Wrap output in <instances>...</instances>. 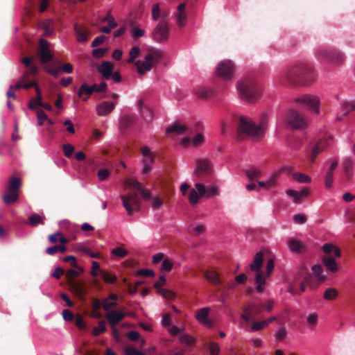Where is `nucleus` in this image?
I'll return each instance as SVG.
<instances>
[{
  "mask_svg": "<svg viewBox=\"0 0 355 355\" xmlns=\"http://www.w3.org/2000/svg\"><path fill=\"white\" fill-rule=\"evenodd\" d=\"M274 261L272 259H269L266 263V272L264 274L265 279L270 276V272L274 268Z\"/></svg>",
  "mask_w": 355,
  "mask_h": 355,
  "instance_id": "obj_62",
  "label": "nucleus"
},
{
  "mask_svg": "<svg viewBox=\"0 0 355 355\" xmlns=\"http://www.w3.org/2000/svg\"><path fill=\"white\" fill-rule=\"evenodd\" d=\"M286 335V331L284 328H279L278 329L275 334V338L277 341H280L283 340Z\"/></svg>",
  "mask_w": 355,
  "mask_h": 355,
  "instance_id": "obj_57",
  "label": "nucleus"
},
{
  "mask_svg": "<svg viewBox=\"0 0 355 355\" xmlns=\"http://www.w3.org/2000/svg\"><path fill=\"white\" fill-rule=\"evenodd\" d=\"M268 326L267 325V322H266V320H263V321H261V322H254L252 324V331H259L261 329H263L264 327H266Z\"/></svg>",
  "mask_w": 355,
  "mask_h": 355,
  "instance_id": "obj_63",
  "label": "nucleus"
},
{
  "mask_svg": "<svg viewBox=\"0 0 355 355\" xmlns=\"http://www.w3.org/2000/svg\"><path fill=\"white\" fill-rule=\"evenodd\" d=\"M312 273L314 277L320 281H324L326 279V275L323 273V270L320 265H313L311 268Z\"/></svg>",
  "mask_w": 355,
  "mask_h": 355,
  "instance_id": "obj_28",
  "label": "nucleus"
},
{
  "mask_svg": "<svg viewBox=\"0 0 355 355\" xmlns=\"http://www.w3.org/2000/svg\"><path fill=\"white\" fill-rule=\"evenodd\" d=\"M318 315L315 313L310 314L306 318V323L310 327L315 326L318 322Z\"/></svg>",
  "mask_w": 355,
  "mask_h": 355,
  "instance_id": "obj_58",
  "label": "nucleus"
},
{
  "mask_svg": "<svg viewBox=\"0 0 355 355\" xmlns=\"http://www.w3.org/2000/svg\"><path fill=\"white\" fill-rule=\"evenodd\" d=\"M263 172L261 168H251L246 171V176L250 180H253L261 176Z\"/></svg>",
  "mask_w": 355,
  "mask_h": 355,
  "instance_id": "obj_38",
  "label": "nucleus"
},
{
  "mask_svg": "<svg viewBox=\"0 0 355 355\" xmlns=\"http://www.w3.org/2000/svg\"><path fill=\"white\" fill-rule=\"evenodd\" d=\"M327 139H324V141H326ZM324 140H320L314 146L311 155H310V160L311 162H313L315 159L316 156L318 155V153L324 150V146H321L322 145V142Z\"/></svg>",
  "mask_w": 355,
  "mask_h": 355,
  "instance_id": "obj_36",
  "label": "nucleus"
},
{
  "mask_svg": "<svg viewBox=\"0 0 355 355\" xmlns=\"http://www.w3.org/2000/svg\"><path fill=\"white\" fill-rule=\"evenodd\" d=\"M95 88L96 85H88L87 83H83L78 90V96H80L83 93L90 95L95 91Z\"/></svg>",
  "mask_w": 355,
  "mask_h": 355,
  "instance_id": "obj_32",
  "label": "nucleus"
},
{
  "mask_svg": "<svg viewBox=\"0 0 355 355\" xmlns=\"http://www.w3.org/2000/svg\"><path fill=\"white\" fill-rule=\"evenodd\" d=\"M204 275L207 278V279L212 284L219 285L221 283L218 274L215 271H205Z\"/></svg>",
  "mask_w": 355,
  "mask_h": 355,
  "instance_id": "obj_26",
  "label": "nucleus"
},
{
  "mask_svg": "<svg viewBox=\"0 0 355 355\" xmlns=\"http://www.w3.org/2000/svg\"><path fill=\"white\" fill-rule=\"evenodd\" d=\"M324 185L327 189H331L333 185V173L331 171H327L324 176Z\"/></svg>",
  "mask_w": 355,
  "mask_h": 355,
  "instance_id": "obj_50",
  "label": "nucleus"
},
{
  "mask_svg": "<svg viewBox=\"0 0 355 355\" xmlns=\"http://www.w3.org/2000/svg\"><path fill=\"white\" fill-rule=\"evenodd\" d=\"M68 285L73 293H74L79 299L83 300L85 298L87 291L84 287L83 282L71 280L68 282Z\"/></svg>",
  "mask_w": 355,
  "mask_h": 355,
  "instance_id": "obj_13",
  "label": "nucleus"
},
{
  "mask_svg": "<svg viewBox=\"0 0 355 355\" xmlns=\"http://www.w3.org/2000/svg\"><path fill=\"white\" fill-rule=\"evenodd\" d=\"M267 129V121L262 120L256 124L250 118L241 116L239 118L237 128V135L241 139L252 137H259L264 135Z\"/></svg>",
  "mask_w": 355,
  "mask_h": 355,
  "instance_id": "obj_1",
  "label": "nucleus"
},
{
  "mask_svg": "<svg viewBox=\"0 0 355 355\" xmlns=\"http://www.w3.org/2000/svg\"><path fill=\"white\" fill-rule=\"evenodd\" d=\"M140 51H141V50H140L139 47L133 46L129 52V58L128 59V62H129V63L134 62L135 58L139 56Z\"/></svg>",
  "mask_w": 355,
  "mask_h": 355,
  "instance_id": "obj_41",
  "label": "nucleus"
},
{
  "mask_svg": "<svg viewBox=\"0 0 355 355\" xmlns=\"http://www.w3.org/2000/svg\"><path fill=\"white\" fill-rule=\"evenodd\" d=\"M97 69L104 78H109L112 73L113 64L110 62L105 61L97 67Z\"/></svg>",
  "mask_w": 355,
  "mask_h": 355,
  "instance_id": "obj_21",
  "label": "nucleus"
},
{
  "mask_svg": "<svg viewBox=\"0 0 355 355\" xmlns=\"http://www.w3.org/2000/svg\"><path fill=\"white\" fill-rule=\"evenodd\" d=\"M110 172L107 169L103 168L98 171V178L99 180L103 181L109 176Z\"/></svg>",
  "mask_w": 355,
  "mask_h": 355,
  "instance_id": "obj_64",
  "label": "nucleus"
},
{
  "mask_svg": "<svg viewBox=\"0 0 355 355\" xmlns=\"http://www.w3.org/2000/svg\"><path fill=\"white\" fill-rule=\"evenodd\" d=\"M210 355H218L220 352V346L216 342H210L208 344Z\"/></svg>",
  "mask_w": 355,
  "mask_h": 355,
  "instance_id": "obj_47",
  "label": "nucleus"
},
{
  "mask_svg": "<svg viewBox=\"0 0 355 355\" xmlns=\"http://www.w3.org/2000/svg\"><path fill=\"white\" fill-rule=\"evenodd\" d=\"M211 165L207 159L198 161L195 170V175L200 176L201 175L209 173L211 171Z\"/></svg>",
  "mask_w": 355,
  "mask_h": 355,
  "instance_id": "obj_16",
  "label": "nucleus"
},
{
  "mask_svg": "<svg viewBox=\"0 0 355 355\" xmlns=\"http://www.w3.org/2000/svg\"><path fill=\"white\" fill-rule=\"evenodd\" d=\"M293 178L300 183H309L311 181V178L302 173L297 172L292 175Z\"/></svg>",
  "mask_w": 355,
  "mask_h": 355,
  "instance_id": "obj_34",
  "label": "nucleus"
},
{
  "mask_svg": "<svg viewBox=\"0 0 355 355\" xmlns=\"http://www.w3.org/2000/svg\"><path fill=\"white\" fill-rule=\"evenodd\" d=\"M322 250L326 254H330L334 252L335 257H340L341 255L340 249L331 243H325L322 246Z\"/></svg>",
  "mask_w": 355,
  "mask_h": 355,
  "instance_id": "obj_29",
  "label": "nucleus"
},
{
  "mask_svg": "<svg viewBox=\"0 0 355 355\" xmlns=\"http://www.w3.org/2000/svg\"><path fill=\"white\" fill-rule=\"evenodd\" d=\"M105 316L110 326L114 327L125 317V313L121 310H111Z\"/></svg>",
  "mask_w": 355,
  "mask_h": 355,
  "instance_id": "obj_14",
  "label": "nucleus"
},
{
  "mask_svg": "<svg viewBox=\"0 0 355 355\" xmlns=\"http://www.w3.org/2000/svg\"><path fill=\"white\" fill-rule=\"evenodd\" d=\"M206 230V227L205 225L202 223L195 224L193 227V232L196 235H199L202 233Z\"/></svg>",
  "mask_w": 355,
  "mask_h": 355,
  "instance_id": "obj_61",
  "label": "nucleus"
},
{
  "mask_svg": "<svg viewBox=\"0 0 355 355\" xmlns=\"http://www.w3.org/2000/svg\"><path fill=\"white\" fill-rule=\"evenodd\" d=\"M186 130V126L179 122L174 123L173 124L167 127L166 129L167 133H174L176 135L185 133Z\"/></svg>",
  "mask_w": 355,
  "mask_h": 355,
  "instance_id": "obj_23",
  "label": "nucleus"
},
{
  "mask_svg": "<svg viewBox=\"0 0 355 355\" xmlns=\"http://www.w3.org/2000/svg\"><path fill=\"white\" fill-rule=\"evenodd\" d=\"M128 253V251L121 246L116 247L112 250V254L120 258L125 257Z\"/></svg>",
  "mask_w": 355,
  "mask_h": 355,
  "instance_id": "obj_42",
  "label": "nucleus"
},
{
  "mask_svg": "<svg viewBox=\"0 0 355 355\" xmlns=\"http://www.w3.org/2000/svg\"><path fill=\"white\" fill-rule=\"evenodd\" d=\"M106 330L105 322L101 320L98 322V326L93 329V334L94 336H98L101 333L105 332Z\"/></svg>",
  "mask_w": 355,
  "mask_h": 355,
  "instance_id": "obj_46",
  "label": "nucleus"
},
{
  "mask_svg": "<svg viewBox=\"0 0 355 355\" xmlns=\"http://www.w3.org/2000/svg\"><path fill=\"white\" fill-rule=\"evenodd\" d=\"M151 15L153 19L155 21H157L161 17V9L159 3H156L153 5Z\"/></svg>",
  "mask_w": 355,
  "mask_h": 355,
  "instance_id": "obj_40",
  "label": "nucleus"
},
{
  "mask_svg": "<svg viewBox=\"0 0 355 355\" xmlns=\"http://www.w3.org/2000/svg\"><path fill=\"white\" fill-rule=\"evenodd\" d=\"M294 75H295V76H302L301 72H299V71L297 72L295 70L290 71H288L286 73V80L290 83H292V84H294V85L300 84V83H298L297 80L293 77Z\"/></svg>",
  "mask_w": 355,
  "mask_h": 355,
  "instance_id": "obj_39",
  "label": "nucleus"
},
{
  "mask_svg": "<svg viewBox=\"0 0 355 355\" xmlns=\"http://www.w3.org/2000/svg\"><path fill=\"white\" fill-rule=\"evenodd\" d=\"M158 55L155 53H148L145 55L144 60H137L135 67L138 73L144 75L146 71H150L154 64L158 61Z\"/></svg>",
  "mask_w": 355,
  "mask_h": 355,
  "instance_id": "obj_7",
  "label": "nucleus"
},
{
  "mask_svg": "<svg viewBox=\"0 0 355 355\" xmlns=\"http://www.w3.org/2000/svg\"><path fill=\"white\" fill-rule=\"evenodd\" d=\"M125 353L126 355H145L141 351L137 349L133 346H128L125 349Z\"/></svg>",
  "mask_w": 355,
  "mask_h": 355,
  "instance_id": "obj_52",
  "label": "nucleus"
},
{
  "mask_svg": "<svg viewBox=\"0 0 355 355\" xmlns=\"http://www.w3.org/2000/svg\"><path fill=\"white\" fill-rule=\"evenodd\" d=\"M236 89L240 97L248 102H254L261 96L259 88L250 80L238 81Z\"/></svg>",
  "mask_w": 355,
  "mask_h": 355,
  "instance_id": "obj_2",
  "label": "nucleus"
},
{
  "mask_svg": "<svg viewBox=\"0 0 355 355\" xmlns=\"http://www.w3.org/2000/svg\"><path fill=\"white\" fill-rule=\"evenodd\" d=\"M21 185V180L17 177H12L9 180L7 190L10 192H15Z\"/></svg>",
  "mask_w": 355,
  "mask_h": 355,
  "instance_id": "obj_27",
  "label": "nucleus"
},
{
  "mask_svg": "<svg viewBox=\"0 0 355 355\" xmlns=\"http://www.w3.org/2000/svg\"><path fill=\"white\" fill-rule=\"evenodd\" d=\"M45 219L46 217L42 212L40 214H32L29 216L26 224L32 227H36L39 225H44Z\"/></svg>",
  "mask_w": 355,
  "mask_h": 355,
  "instance_id": "obj_20",
  "label": "nucleus"
},
{
  "mask_svg": "<svg viewBox=\"0 0 355 355\" xmlns=\"http://www.w3.org/2000/svg\"><path fill=\"white\" fill-rule=\"evenodd\" d=\"M195 186L196 189H191L189 197L190 203L193 205L197 204L200 198L206 193V187L202 184L196 183Z\"/></svg>",
  "mask_w": 355,
  "mask_h": 355,
  "instance_id": "obj_12",
  "label": "nucleus"
},
{
  "mask_svg": "<svg viewBox=\"0 0 355 355\" xmlns=\"http://www.w3.org/2000/svg\"><path fill=\"white\" fill-rule=\"evenodd\" d=\"M288 247L291 252H298L302 250L303 245L300 241L295 239H291L288 241Z\"/></svg>",
  "mask_w": 355,
  "mask_h": 355,
  "instance_id": "obj_30",
  "label": "nucleus"
},
{
  "mask_svg": "<svg viewBox=\"0 0 355 355\" xmlns=\"http://www.w3.org/2000/svg\"><path fill=\"white\" fill-rule=\"evenodd\" d=\"M73 269H69L66 271V277L68 280V282L71 280H74L73 278L80 276L84 271V269L82 266H80L78 264V268H74Z\"/></svg>",
  "mask_w": 355,
  "mask_h": 355,
  "instance_id": "obj_25",
  "label": "nucleus"
},
{
  "mask_svg": "<svg viewBox=\"0 0 355 355\" xmlns=\"http://www.w3.org/2000/svg\"><path fill=\"white\" fill-rule=\"evenodd\" d=\"M153 37L155 41L162 42L168 37V28L166 22H159L153 31Z\"/></svg>",
  "mask_w": 355,
  "mask_h": 355,
  "instance_id": "obj_11",
  "label": "nucleus"
},
{
  "mask_svg": "<svg viewBox=\"0 0 355 355\" xmlns=\"http://www.w3.org/2000/svg\"><path fill=\"white\" fill-rule=\"evenodd\" d=\"M121 198L122 205L129 216H131L134 212L138 211L140 209L139 198L137 193L121 195Z\"/></svg>",
  "mask_w": 355,
  "mask_h": 355,
  "instance_id": "obj_6",
  "label": "nucleus"
},
{
  "mask_svg": "<svg viewBox=\"0 0 355 355\" xmlns=\"http://www.w3.org/2000/svg\"><path fill=\"white\" fill-rule=\"evenodd\" d=\"M18 199V195L16 192H13L11 194H6L3 196V200L6 204H12L16 202Z\"/></svg>",
  "mask_w": 355,
  "mask_h": 355,
  "instance_id": "obj_45",
  "label": "nucleus"
},
{
  "mask_svg": "<svg viewBox=\"0 0 355 355\" xmlns=\"http://www.w3.org/2000/svg\"><path fill=\"white\" fill-rule=\"evenodd\" d=\"M273 301L272 300H267L264 303L260 304L257 308V311H261V309H266L267 311H270L273 307Z\"/></svg>",
  "mask_w": 355,
  "mask_h": 355,
  "instance_id": "obj_49",
  "label": "nucleus"
},
{
  "mask_svg": "<svg viewBox=\"0 0 355 355\" xmlns=\"http://www.w3.org/2000/svg\"><path fill=\"white\" fill-rule=\"evenodd\" d=\"M234 67L230 60L221 61L217 67L216 75L225 80H230L234 76Z\"/></svg>",
  "mask_w": 355,
  "mask_h": 355,
  "instance_id": "obj_8",
  "label": "nucleus"
},
{
  "mask_svg": "<svg viewBox=\"0 0 355 355\" xmlns=\"http://www.w3.org/2000/svg\"><path fill=\"white\" fill-rule=\"evenodd\" d=\"M206 193H207V197H209V198L216 196L219 193L218 187L216 185H212V186L208 187L206 189Z\"/></svg>",
  "mask_w": 355,
  "mask_h": 355,
  "instance_id": "obj_51",
  "label": "nucleus"
},
{
  "mask_svg": "<svg viewBox=\"0 0 355 355\" xmlns=\"http://www.w3.org/2000/svg\"><path fill=\"white\" fill-rule=\"evenodd\" d=\"M286 193L288 196L293 198L295 203H300L302 201V198H300L298 191L288 189L286 191Z\"/></svg>",
  "mask_w": 355,
  "mask_h": 355,
  "instance_id": "obj_44",
  "label": "nucleus"
},
{
  "mask_svg": "<svg viewBox=\"0 0 355 355\" xmlns=\"http://www.w3.org/2000/svg\"><path fill=\"white\" fill-rule=\"evenodd\" d=\"M209 313V309L205 307L199 310L196 315V319L201 324L207 326L211 327L212 323L208 320V315Z\"/></svg>",
  "mask_w": 355,
  "mask_h": 355,
  "instance_id": "obj_19",
  "label": "nucleus"
},
{
  "mask_svg": "<svg viewBox=\"0 0 355 355\" xmlns=\"http://www.w3.org/2000/svg\"><path fill=\"white\" fill-rule=\"evenodd\" d=\"M186 6V3H184L179 4L177 10L173 14V16L176 19L177 25L180 27H183L185 25L187 17L185 10Z\"/></svg>",
  "mask_w": 355,
  "mask_h": 355,
  "instance_id": "obj_15",
  "label": "nucleus"
},
{
  "mask_svg": "<svg viewBox=\"0 0 355 355\" xmlns=\"http://www.w3.org/2000/svg\"><path fill=\"white\" fill-rule=\"evenodd\" d=\"M263 252L259 251L254 255L253 263L250 264V268L252 271H255L257 275L254 278L256 285V290L259 293H262L264 291V286L266 284L265 277L261 268L263 265Z\"/></svg>",
  "mask_w": 355,
  "mask_h": 355,
  "instance_id": "obj_3",
  "label": "nucleus"
},
{
  "mask_svg": "<svg viewBox=\"0 0 355 355\" xmlns=\"http://www.w3.org/2000/svg\"><path fill=\"white\" fill-rule=\"evenodd\" d=\"M125 184L131 189H135L138 191L141 189V186L136 180H128L125 181Z\"/></svg>",
  "mask_w": 355,
  "mask_h": 355,
  "instance_id": "obj_60",
  "label": "nucleus"
},
{
  "mask_svg": "<svg viewBox=\"0 0 355 355\" xmlns=\"http://www.w3.org/2000/svg\"><path fill=\"white\" fill-rule=\"evenodd\" d=\"M101 277L107 283H114L116 280V277L115 275H112L107 272H102Z\"/></svg>",
  "mask_w": 355,
  "mask_h": 355,
  "instance_id": "obj_55",
  "label": "nucleus"
},
{
  "mask_svg": "<svg viewBox=\"0 0 355 355\" xmlns=\"http://www.w3.org/2000/svg\"><path fill=\"white\" fill-rule=\"evenodd\" d=\"M352 110H355V103L349 101L343 102L336 116V119L338 121L343 120V116H346Z\"/></svg>",
  "mask_w": 355,
  "mask_h": 355,
  "instance_id": "obj_18",
  "label": "nucleus"
},
{
  "mask_svg": "<svg viewBox=\"0 0 355 355\" xmlns=\"http://www.w3.org/2000/svg\"><path fill=\"white\" fill-rule=\"evenodd\" d=\"M63 150L64 155L67 157H70L74 151V147L70 144H66L63 145Z\"/></svg>",
  "mask_w": 355,
  "mask_h": 355,
  "instance_id": "obj_59",
  "label": "nucleus"
},
{
  "mask_svg": "<svg viewBox=\"0 0 355 355\" xmlns=\"http://www.w3.org/2000/svg\"><path fill=\"white\" fill-rule=\"evenodd\" d=\"M318 55L324 61L331 64H339L345 60L344 55L340 52L334 50L321 49L318 50Z\"/></svg>",
  "mask_w": 355,
  "mask_h": 355,
  "instance_id": "obj_9",
  "label": "nucleus"
},
{
  "mask_svg": "<svg viewBox=\"0 0 355 355\" xmlns=\"http://www.w3.org/2000/svg\"><path fill=\"white\" fill-rule=\"evenodd\" d=\"M293 102L295 106L300 108L306 106L311 112L316 114L320 112V99L315 95H302L295 98Z\"/></svg>",
  "mask_w": 355,
  "mask_h": 355,
  "instance_id": "obj_4",
  "label": "nucleus"
},
{
  "mask_svg": "<svg viewBox=\"0 0 355 355\" xmlns=\"http://www.w3.org/2000/svg\"><path fill=\"white\" fill-rule=\"evenodd\" d=\"M159 293L163 296L164 298L166 299H173L175 297V294L172 291L168 290V289H160L159 291Z\"/></svg>",
  "mask_w": 355,
  "mask_h": 355,
  "instance_id": "obj_53",
  "label": "nucleus"
},
{
  "mask_svg": "<svg viewBox=\"0 0 355 355\" xmlns=\"http://www.w3.org/2000/svg\"><path fill=\"white\" fill-rule=\"evenodd\" d=\"M37 125L40 126L42 125L44 121L47 119V115L42 110H40L37 111Z\"/></svg>",
  "mask_w": 355,
  "mask_h": 355,
  "instance_id": "obj_56",
  "label": "nucleus"
},
{
  "mask_svg": "<svg viewBox=\"0 0 355 355\" xmlns=\"http://www.w3.org/2000/svg\"><path fill=\"white\" fill-rule=\"evenodd\" d=\"M141 153L144 157V159L142 161L148 162V163H154V157L150 151V149L147 146H144L141 148Z\"/></svg>",
  "mask_w": 355,
  "mask_h": 355,
  "instance_id": "obj_35",
  "label": "nucleus"
},
{
  "mask_svg": "<svg viewBox=\"0 0 355 355\" xmlns=\"http://www.w3.org/2000/svg\"><path fill=\"white\" fill-rule=\"evenodd\" d=\"M279 178V173L278 172H275L270 175L266 179L268 189H270L275 184Z\"/></svg>",
  "mask_w": 355,
  "mask_h": 355,
  "instance_id": "obj_43",
  "label": "nucleus"
},
{
  "mask_svg": "<svg viewBox=\"0 0 355 355\" xmlns=\"http://www.w3.org/2000/svg\"><path fill=\"white\" fill-rule=\"evenodd\" d=\"M74 31L78 42H85L87 41L88 33L86 31H83L77 24L74 25Z\"/></svg>",
  "mask_w": 355,
  "mask_h": 355,
  "instance_id": "obj_31",
  "label": "nucleus"
},
{
  "mask_svg": "<svg viewBox=\"0 0 355 355\" xmlns=\"http://www.w3.org/2000/svg\"><path fill=\"white\" fill-rule=\"evenodd\" d=\"M338 295V291L335 288H327L323 295V297L327 300H333L337 297Z\"/></svg>",
  "mask_w": 355,
  "mask_h": 355,
  "instance_id": "obj_33",
  "label": "nucleus"
},
{
  "mask_svg": "<svg viewBox=\"0 0 355 355\" xmlns=\"http://www.w3.org/2000/svg\"><path fill=\"white\" fill-rule=\"evenodd\" d=\"M336 257H324L322 259L323 264L327 268V269L331 272H334L338 270V266L336 263Z\"/></svg>",
  "mask_w": 355,
  "mask_h": 355,
  "instance_id": "obj_24",
  "label": "nucleus"
},
{
  "mask_svg": "<svg viewBox=\"0 0 355 355\" xmlns=\"http://www.w3.org/2000/svg\"><path fill=\"white\" fill-rule=\"evenodd\" d=\"M285 122L287 126L293 130H302L307 126V121L304 116L295 110H290L286 112Z\"/></svg>",
  "mask_w": 355,
  "mask_h": 355,
  "instance_id": "obj_5",
  "label": "nucleus"
},
{
  "mask_svg": "<svg viewBox=\"0 0 355 355\" xmlns=\"http://www.w3.org/2000/svg\"><path fill=\"white\" fill-rule=\"evenodd\" d=\"M118 296L116 294H110L107 297L103 300V308L105 311H109L116 306Z\"/></svg>",
  "mask_w": 355,
  "mask_h": 355,
  "instance_id": "obj_22",
  "label": "nucleus"
},
{
  "mask_svg": "<svg viewBox=\"0 0 355 355\" xmlns=\"http://www.w3.org/2000/svg\"><path fill=\"white\" fill-rule=\"evenodd\" d=\"M327 139H324V141H326ZM324 140H320L314 146L311 155H310V160L311 162H313L315 159L316 156L318 155V153L324 150V146H321L322 145V142Z\"/></svg>",
  "mask_w": 355,
  "mask_h": 355,
  "instance_id": "obj_37",
  "label": "nucleus"
},
{
  "mask_svg": "<svg viewBox=\"0 0 355 355\" xmlns=\"http://www.w3.org/2000/svg\"><path fill=\"white\" fill-rule=\"evenodd\" d=\"M115 103L104 101L96 107V111L98 115L105 116L110 114L115 107Z\"/></svg>",
  "mask_w": 355,
  "mask_h": 355,
  "instance_id": "obj_17",
  "label": "nucleus"
},
{
  "mask_svg": "<svg viewBox=\"0 0 355 355\" xmlns=\"http://www.w3.org/2000/svg\"><path fill=\"white\" fill-rule=\"evenodd\" d=\"M145 34V32L143 29L135 27L132 28L130 31V35L134 38H139L143 37Z\"/></svg>",
  "mask_w": 355,
  "mask_h": 355,
  "instance_id": "obj_54",
  "label": "nucleus"
},
{
  "mask_svg": "<svg viewBox=\"0 0 355 355\" xmlns=\"http://www.w3.org/2000/svg\"><path fill=\"white\" fill-rule=\"evenodd\" d=\"M39 44L40 62L42 64L47 63L53 59V55L49 49L50 43L46 40L42 38L40 40Z\"/></svg>",
  "mask_w": 355,
  "mask_h": 355,
  "instance_id": "obj_10",
  "label": "nucleus"
},
{
  "mask_svg": "<svg viewBox=\"0 0 355 355\" xmlns=\"http://www.w3.org/2000/svg\"><path fill=\"white\" fill-rule=\"evenodd\" d=\"M102 21H107L108 26L110 28H116L117 26V23L114 19V17L112 16L110 12H107L106 15L102 19Z\"/></svg>",
  "mask_w": 355,
  "mask_h": 355,
  "instance_id": "obj_48",
  "label": "nucleus"
}]
</instances>
